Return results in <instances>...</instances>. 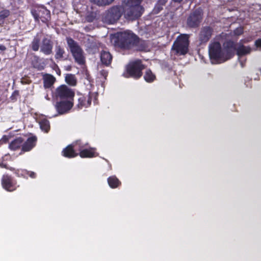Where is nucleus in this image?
<instances>
[{
	"label": "nucleus",
	"mask_w": 261,
	"mask_h": 261,
	"mask_svg": "<svg viewBox=\"0 0 261 261\" xmlns=\"http://www.w3.org/2000/svg\"><path fill=\"white\" fill-rule=\"evenodd\" d=\"M143 0H126L124 10L120 6H114L109 8L105 14L104 19L109 24H114L121 17L123 12L125 18L134 21L140 18L144 9L141 5Z\"/></svg>",
	"instance_id": "nucleus-1"
},
{
	"label": "nucleus",
	"mask_w": 261,
	"mask_h": 261,
	"mask_svg": "<svg viewBox=\"0 0 261 261\" xmlns=\"http://www.w3.org/2000/svg\"><path fill=\"white\" fill-rule=\"evenodd\" d=\"M138 41V36L132 31H125L117 34L115 45L123 49H130Z\"/></svg>",
	"instance_id": "nucleus-2"
},
{
	"label": "nucleus",
	"mask_w": 261,
	"mask_h": 261,
	"mask_svg": "<svg viewBox=\"0 0 261 261\" xmlns=\"http://www.w3.org/2000/svg\"><path fill=\"white\" fill-rule=\"evenodd\" d=\"M144 68L145 66L141 60L130 62L126 66L123 76L126 78L138 80L142 76V70Z\"/></svg>",
	"instance_id": "nucleus-3"
},
{
	"label": "nucleus",
	"mask_w": 261,
	"mask_h": 261,
	"mask_svg": "<svg viewBox=\"0 0 261 261\" xmlns=\"http://www.w3.org/2000/svg\"><path fill=\"white\" fill-rule=\"evenodd\" d=\"M189 35L186 34H180L174 41L172 50L177 55H185L189 50Z\"/></svg>",
	"instance_id": "nucleus-4"
},
{
	"label": "nucleus",
	"mask_w": 261,
	"mask_h": 261,
	"mask_svg": "<svg viewBox=\"0 0 261 261\" xmlns=\"http://www.w3.org/2000/svg\"><path fill=\"white\" fill-rule=\"evenodd\" d=\"M66 40L75 62L81 65L85 64V59L83 55V50L81 47L76 42L70 37H67Z\"/></svg>",
	"instance_id": "nucleus-5"
},
{
	"label": "nucleus",
	"mask_w": 261,
	"mask_h": 261,
	"mask_svg": "<svg viewBox=\"0 0 261 261\" xmlns=\"http://www.w3.org/2000/svg\"><path fill=\"white\" fill-rule=\"evenodd\" d=\"M209 56L211 60L216 63L219 64L226 61L223 49L219 42H215L210 45Z\"/></svg>",
	"instance_id": "nucleus-6"
},
{
	"label": "nucleus",
	"mask_w": 261,
	"mask_h": 261,
	"mask_svg": "<svg viewBox=\"0 0 261 261\" xmlns=\"http://www.w3.org/2000/svg\"><path fill=\"white\" fill-rule=\"evenodd\" d=\"M74 91L65 85L57 87L54 93V97L57 100H64L74 101Z\"/></svg>",
	"instance_id": "nucleus-7"
},
{
	"label": "nucleus",
	"mask_w": 261,
	"mask_h": 261,
	"mask_svg": "<svg viewBox=\"0 0 261 261\" xmlns=\"http://www.w3.org/2000/svg\"><path fill=\"white\" fill-rule=\"evenodd\" d=\"M31 13L36 21L39 22L40 20L43 23L48 24L50 20V11L44 6L38 7L32 10Z\"/></svg>",
	"instance_id": "nucleus-8"
},
{
	"label": "nucleus",
	"mask_w": 261,
	"mask_h": 261,
	"mask_svg": "<svg viewBox=\"0 0 261 261\" xmlns=\"http://www.w3.org/2000/svg\"><path fill=\"white\" fill-rule=\"evenodd\" d=\"M78 103L76 107L79 109H82L83 108H88L91 104L92 99L93 98L94 100H96L98 97V94L95 92L89 91L88 94L77 93Z\"/></svg>",
	"instance_id": "nucleus-9"
},
{
	"label": "nucleus",
	"mask_w": 261,
	"mask_h": 261,
	"mask_svg": "<svg viewBox=\"0 0 261 261\" xmlns=\"http://www.w3.org/2000/svg\"><path fill=\"white\" fill-rule=\"evenodd\" d=\"M203 12L200 9H197L191 12L187 18V24L190 28H198L202 20Z\"/></svg>",
	"instance_id": "nucleus-10"
},
{
	"label": "nucleus",
	"mask_w": 261,
	"mask_h": 261,
	"mask_svg": "<svg viewBox=\"0 0 261 261\" xmlns=\"http://www.w3.org/2000/svg\"><path fill=\"white\" fill-rule=\"evenodd\" d=\"M214 29L210 26L202 27L199 31L198 40L200 45L205 44L211 38Z\"/></svg>",
	"instance_id": "nucleus-11"
},
{
	"label": "nucleus",
	"mask_w": 261,
	"mask_h": 261,
	"mask_svg": "<svg viewBox=\"0 0 261 261\" xmlns=\"http://www.w3.org/2000/svg\"><path fill=\"white\" fill-rule=\"evenodd\" d=\"M74 101L58 100L55 105L57 112L60 115H63L68 113L73 107Z\"/></svg>",
	"instance_id": "nucleus-12"
},
{
	"label": "nucleus",
	"mask_w": 261,
	"mask_h": 261,
	"mask_svg": "<svg viewBox=\"0 0 261 261\" xmlns=\"http://www.w3.org/2000/svg\"><path fill=\"white\" fill-rule=\"evenodd\" d=\"M237 51L236 43L232 40H229L223 43V51L226 61L231 59Z\"/></svg>",
	"instance_id": "nucleus-13"
},
{
	"label": "nucleus",
	"mask_w": 261,
	"mask_h": 261,
	"mask_svg": "<svg viewBox=\"0 0 261 261\" xmlns=\"http://www.w3.org/2000/svg\"><path fill=\"white\" fill-rule=\"evenodd\" d=\"M2 185L6 190L12 192L16 189V181L13 177L8 175L4 174L2 178Z\"/></svg>",
	"instance_id": "nucleus-14"
},
{
	"label": "nucleus",
	"mask_w": 261,
	"mask_h": 261,
	"mask_svg": "<svg viewBox=\"0 0 261 261\" xmlns=\"http://www.w3.org/2000/svg\"><path fill=\"white\" fill-rule=\"evenodd\" d=\"M37 138L35 136L29 137L25 141H23L22 147L19 154L31 151L36 145Z\"/></svg>",
	"instance_id": "nucleus-15"
},
{
	"label": "nucleus",
	"mask_w": 261,
	"mask_h": 261,
	"mask_svg": "<svg viewBox=\"0 0 261 261\" xmlns=\"http://www.w3.org/2000/svg\"><path fill=\"white\" fill-rule=\"evenodd\" d=\"M53 47V42L51 40L44 38L42 41L40 51L46 55H49L52 53Z\"/></svg>",
	"instance_id": "nucleus-16"
},
{
	"label": "nucleus",
	"mask_w": 261,
	"mask_h": 261,
	"mask_svg": "<svg viewBox=\"0 0 261 261\" xmlns=\"http://www.w3.org/2000/svg\"><path fill=\"white\" fill-rule=\"evenodd\" d=\"M14 174L18 177H22L27 179L28 177L31 178H35L37 176V174L35 172L24 169H15Z\"/></svg>",
	"instance_id": "nucleus-17"
},
{
	"label": "nucleus",
	"mask_w": 261,
	"mask_h": 261,
	"mask_svg": "<svg viewBox=\"0 0 261 261\" xmlns=\"http://www.w3.org/2000/svg\"><path fill=\"white\" fill-rule=\"evenodd\" d=\"M79 155L82 158H92L96 156V148L90 147H85L84 149L78 153Z\"/></svg>",
	"instance_id": "nucleus-18"
},
{
	"label": "nucleus",
	"mask_w": 261,
	"mask_h": 261,
	"mask_svg": "<svg viewBox=\"0 0 261 261\" xmlns=\"http://www.w3.org/2000/svg\"><path fill=\"white\" fill-rule=\"evenodd\" d=\"M62 155L66 158L71 159L77 156L79 154L75 151L71 144H69L63 149Z\"/></svg>",
	"instance_id": "nucleus-19"
},
{
	"label": "nucleus",
	"mask_w": 261,
	"mask_h": 261,
	"mask_svg": "<svg viewBox=\"0 0 261 261\" xmlns=\"http://www.w3.org/2000/svg\"><path fill=\"white\" fill-rule=\"evenodd\" d=\"M112 55L109 51H101L100 53V61L102 65L106 66H110L112 63Z\"/></svg>",
	"instance_id": "nucleus-20"
},
{
	"label": "nucleus",
	"mask_w": 261,
	"mask_h": 261,
	"mask_svg": "<svg viewBox=\"0 0 261 261\" xmlns=\"http://www.w3.org/2000/svg\"><path fill=\"white\" fill-rule=\"evenodd\" d=\"M43 86L45 88H50L56 81V78L49 74H45L43 77Z\"/></svg>",
	"instance_id": "nucleus-21"
},
{
	"label": "nucleus",
	"mask_w": 261,
	"mask_h": 261,
	"mask_svg": "<svg viewBox=\"0 0 261 261\" xmlns=\"http://www.w3.org/2000/svg\"><path fill=\"white\" fill-rule=\"evenodd\" d=\"M107 181L109 186L112 189H116L121 185V181L115 175L109 177Z\"/></svg>",
	"instance_id": "nucleus-22"
},
{
	"label": "nucleus",
	"mask_w": 261,
	"mask_h": 261,
	"mask_svg": "<svg viewBox=\"0 0 261 261\" xmlns=\"http://www.w3.org/2000/svg\"><path fill=\"white\" fill-rule=\"evenodd\" d=\"M76 152L82 151L85 147L89 146V143H84L81 140H78L71 144Z\"/></svg>",
	"instance_id": "nucleus-23"
},
{
	"label": "nucleus",
	"mask_w": 261,
	"mask_h": 261,
	"mask_svg": "<svg viewBox=\"0 0 261 261\" xmlns=\"http://www.w3.org/2000/svg\"><path fill=\"white\" fill-rule=\"evenodd\" d=\"M23 139L20 137H17L13 140L9 144V148L12 150H16L22 147Z\"/></svg>",
	"instance_id": "nucleus-24"
},
{
	"label": "nucleus",
	"mask_w": 261,
	"mask_h": 261,
	"mask_svg": "<svg viewBox=\"0 0 261 261\" xmlns=\"http://www.w3.org/2000/svg\"><path fill=\"white\" fill-rule=\"evenodd\" d=\"M251 50L252 49L250 46H246L243 44H240L237 48V54L239 57H242L249 54Z\"/></svg>",
	"instance_id": "nucleus-25"
},
{
	"label": "nucleus",
	"mask_w": 261,
	"mask_h": 261,
	"mask_svg": "<svg viewBox=\"0 0 261 261\" xmlns=\"http://www.w3.org/2000/svg\"><path fill=\"white\" fill-rule=\"evenodd\" d=\"M65 51L63 47L59 45H56L55 58L56 60H61L64 57Z\"/></svg>",
	"instance_id": "nucleus-26"
},
{
	"label": "nucleus",
	"mask_w": 261,
	"mask_h": 261,
	"mask_svg": "<svg viewBox=\"0 0 261 261\" xmlns=\"http://www.w3.org/2000/svg\"><path fill=\"white\" fill-rule=\"evenodd\" d=\"M143 77L144 80L148 83H151L156 80L155 75L150 69L146 70Z\"/></svg>",
	"instance_id": "nucleus-27"
},
{
	"label": "nucleus",
	"mask_w": 261,
	"mask_h": 261,
	"mask_svg": "<svg viewBox=\"0 0 261 261\" xmlns=\"http://www.w3.org/2000/svg\"><path fill=\"white\" fill-rule=\"evenodd\" d=\"M40 37L38 34L35 36L31 44V47L33 51H37L39 50L40 43Z\"/></svg>",
	"instance_id": "nucleus-28"
},
{
	"label": "nucleus",
	"mask_w": 261,
	"mask_h": 261,
	"mask_svg": "<svg viewBox=\"0 0 261 261\" xmlns=\"http://www.w3.org/2000/svg\"><path fill=\"white\" fill-rule=\"evenodd\" d=\"M40 128L45 133H48L50 129V123L46 118H42L39 121Z\"/></svg>",
	"instance_id": "nucleus-29"
},
{
	"label": "nucleus",
	"mask_w": 261,
	"mask_h": 261,
	"mask_svg": "<svg viewBox=\"0 0 261 261\" xmlns=\"http://www.w3.org/2000/svg\"><path fill=\"white\" fill-rule=\"evenodd\" d=\"M10 15V11L8 9H4L0 11V26L5 23V19Z\"/></svg>",
	"instance_id": "nucleus-30"
},
{
	"label": "nucleus",
	"mask_w": 261,
	"mask_h": 261,
	"mask_svg": "<svg viewBox=\"0 0 261 261\" xmlns=\"http://www.w3.org/2000/svg\"><path fill=\"white\" fill-rule=\"evenodd\" d=\"M134 47H136L138 50L142 51L147 47V44L145 41L141 40L138 36V41L134 44Z\"/></svg>",
	"instance_id": "nucleus-31"
},
{
	"label": "nucleus",
	"mask_w": 261,
	"mask_h": 261,
	"mask_svg": "<svg viewBox=\"0 0 261 261\" xmlns=\"http://www.w3.org/2000/svg\"><path fill=\"white\" fill-rule=\"evenodd\" d=\"M114 0H90L94 4L99 6H106L111 4Z\"/></svg>",
	"instance_id": "nucleus-32"
},
{
	"label": "nucleus",
	"mask_w": 261,
	"mask_h": 261,
	"mask_svg": "<svg viewBox=\"0 0 261 261\" xmlns=\"http://www.w3.org/2000/svg\"><path fill=\"white\" fill-rule=\"evenodd\" d=\"M65 81L68 85L71 86H75L76 84V80L73 74H67L65 77Z\"/></svg>",
	"instance_id": "nucleus-33"
},
{
	"label": "nucleus",
	"mask_w": 261,
	"mask_h": 261,
	"mask_svg": "<svg viewBox=\"0 0 261 261\" xmlns=\"http://www.w3.org/2000/svg\"><path fill=\"white\" fill-rule=\"evenodd\" d=\"M96 17V13L94 12L91 11L87 13L86 16V20L88 22H92L94 21Z\"/></svg>",
	"instance_id": "nucleus-34"
},
{
	"label": "nucleus",
	"mask_w": 261,
	"mask_h": 261,
	"mask_svg": "<svg viewBox=\"0 0 261 261\" xmlns=\"http://www.w3.org/2000/svg\"><path fill=\"white\" fill-rule=\"evenodd\" d=\"M163 9V6L159 5L156 3L155 4L153 9V13L154 14H158L159 12H161V10H162Z\"/></svg>",
	"instance_id": "nucleus-35"
},
{
	"label": "nucleus",
	"mask_w": 261,
	"mask_h": 261,
	"mask_svg": "<svg viewBox=\"0 0 261 261\" xmlns=\"http://www.w3.org/2000/svg\"><path fill=\"white\" fill-rule=\"evenodd\" d=\"M0 167L9 170L10 171H13L14 173L15 172V170L16 169L14 168L9 167L7 164L4 163L3 162L0 163Z\"/></svg>",
	"instance_id": "nucleus-36"
},
{
	"label": "nucleus",
	"mask_w": 261,
	"mask_h": 261,
	"mask_svg": "<svg viewBox=\"0 0 261 261\" xmlns=\"http://www.w3.org/2000/svg\"><path fill=\"white\" fill-rule=\"evenodd\" d=\"M243 28L241 27L236 28L233 31L234 34L237 36L242 35L243 33Z\"/></svg>",
	"instance_id": "nucleus-37"
},
{
	"label": "nucleus",
	"mask_w": 261,
	"mask_h": 261,
	"mask_svg": "<svg viewBox=\"0 0 261 261\" xmlns=\"http://www.w3.org/2000/svg\"><path fill=\"white\" fill-rule=\"evenodd\" d=\"M19 95V92L18 90H15L13 93L12 95L11 96V99L13 101H15L17 100V97Z\"/></svg>",
	"instance_id": "nucleus-38"
},
{
	"label": "nucleus",
	"mask_w": 261,
	"mask_h": 261,
	"mask_svg": "<svg viewBox=\"0 0 261 261\" xmlns=\"http://www.w3.org/2000/svg\"><path fill=\"white\" fill-rule=\"evenodd\" d=\"M100 74L101 76H102L105 79H107V77L108 75V71L105 69H102L100 71Z\"/></svg>",
	"instance_id": "nucleus-39"
},
{
	"label": "nucleus",
	"mask_w": 261,
	"mask_h": 261,
	"mask_svg": "<svg viewBox=\"0 0 261 261\" xmlns=\"http://www.w3.org/2000/svg\"><path fill=\"white\" fill-rule=\"evenodd\" d=\"M255 45L256 47H261V39H258L255 41Z\"/></svg>",
	"instance_id": "nucleus-40"
},
{
	"label": "nucleus",
	"mask_w": 261,
	"mask_h": 261,
	"mask_svg": "<svg viewBox=\"0 0 261 261\" xmlns=\"http://www.w3.org/2000/svg\"><path fill=\"white\" fill-rule=\"evenodd\" d=\"M167 2V0H158L157 3L162 6H164L165 5Z\"/></svg>",
	"instance_id": "nucleus-41"
},
{
	"label": "nucleus",
	"mask_w": 261,
	"mask_h": 261,
	"mask_svg": "<svg viewBox=\"0 0 261 261\" xmlns=\"http://www.w3.org/2000/svg\"><path fill=\"white\" fill-rule=\"evenodd\" d=\"M246 59H245L244 61H240V64L242 68H243L245 66V62Z\"/></svg>",
	"instance_id": "nucleus-42"
},
{
	"label": "nucleus",
	"mask_w": 261,
	"mask_h": 261,
	"mask_svg": "<svg viewBox=\"0 0 261 261\" xmlns=\"http://www.w3.org/2000/svg\"><path fill=\"white\" fill-rule=\"evenodd\" d=\"M173 2L177 3H180L183 0H172Z\"/></svg>",
	"instance_id": "nucleus-43"
},
{
	"label": "nucleus",
	"mask_w": 261,
	"mask_h": 261,
	"mask_svg": "<svg viewBox=\"0 0 261 261\" xmlns=\"http://www.w3.org/2000/svg\"><path fill=\"white\" fill-rule=\"evenodd\" d=\"M259 71H260V74H261V68L259 69Z\"/></svg>",
	"instance_id": "nucleus-44"
}]
</instances>
